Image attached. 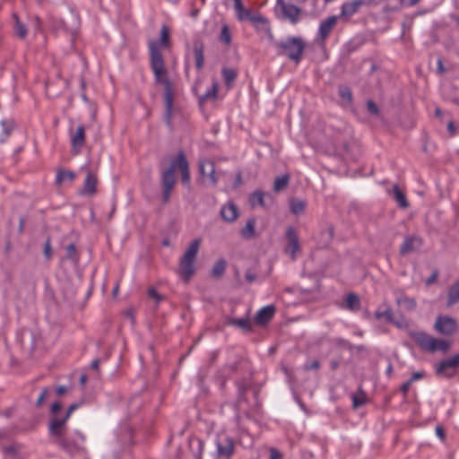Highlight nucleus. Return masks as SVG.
I'll use <instances>...</instances> for the list:
<instances>
[{
    "label": "nucleus",
    "mask_w": 459,
    "mask_h": 459,
    "mask_svg": "<svg viewBox=\"0 0 459 459\" xmlns=\"http://www.w3.org/2000/svg\"><path fill=\"white\" fill-rule=\"evenodd\" d=\"M365 403H366V399H365L363 394L361 395H356V394L352 395V405H353V408H355V409L356 408H359L362 405H364Z\"/></svg>",
    "instance_id": "obj_46"
},
{
    "label": "nucleus",
    "mask_w": 459,
    "mask_h": 459,
    "mask_svg": "<svg viewBox=\"0 0 459 459\" xmlns=\"http://www.w3.org/2000/svg\"><path fill=\"white\" fill-rule=\"evenodd\" d=\"M332 342L335 344L338 347L344 348L349 350L350 351H353L354 345L351 344L349 341L346 339L338 337L332 340Z\"/></svg>",
    "instance_id": "obj_43"
},
{
    "label": "nucleus",
    "mask_w": 459,
    "mask_h": 459,
    "mask_svg": "<svg viewBox=\"0 0 459 459\" xmlns=\"http://www.w3.org/2000/svg\"><path fill=\"white\" fill-rule=\"evenodd\" d=\"M285 238L288 242L285 251L290 255L292 260H295L297 253L300 250L299 239L295 227L289 226L287 228Z\"/></svg>",
    "instance_id": "obj_10"
},
{
    "label": "nucleus",
    "mask_w": 459,
    "mask_h": 459,
    "mask_svg": "<svg viewBox=\"0 0 459 459\" xmlns=\"http://www.w3.org/2000/svg\"><path fill=\"white\" fill-rule=\"evenodd\" d=\"M422 239L417 236H407L400 247V254L405 255L420 248Z\"/></svg>",
    "instance_id": "obj_13"
},
{
    "label": "nucleus",
    "mask_w": 459,
    "mask_h": 459,
    "mask_svg": "<svg viewBox=\"0 0 459 459\" xmlns=\"http://www.w3.org/2000/svg\"><path fill=\"white\" fill-rule=\"evenodd\" d=\"M48 388H43L42 391L40 392L39 397H38V400L36 402V405L38 407L41 406V404L43 403V401L45 400V398L47 397L48 395Z\"/></svg>",
    "instance_id": "obj_53"
},
{
    "label": "nucleus",
    "mask_w": 459,
    "mask_h": 459,
    "mask_svg": "<svg viewBox=\"0 0 459 459\" xmlns=\"http://www.w3.org/2000/svg\"><path fill=\"white\" fill-rule=\"evenodd\" d=\"M367 108L368 111L372 115L377 116L379 114V108H377V104L371 100L367 101Z\"/></svg>",
    "instance_id": "obj_48"
},
{
    "label": "nucleus",
    "mask_w": 459,
    "mask_h": 459,
    "mask_svg": "<svg viewBox=\"0 0 459 459\" xmlns=\"http://www.w3.org/2000/svg\"><path fill=\"white\" fill-rule=\"evenodd\" d=\"M97 176L91 171H88L80 194L82 195H93L97 190Z\"/></svg>",
    "instance_id": "obj_16"
},
{
    "label": "nucleus",
    "mask_w": 459,
    "mask_h": 459,
    "mask_svg": "<svg viewBox=\"0 0 459 459\" xmlns=\"http://www.w3.org/2000/svg\"><path fill=\"white\" fill-rule=\"evenodd\" d=\"M266 194L263 191L256 190L253 192L249 196V204L252 207L259 205L261 207H264V196Z\"/></svg>",
    "instance_id": "obj_32"
},
{
    "label": "nucleus",
    "mask_w": 459,
    "mask_h": 459,
    "mask_svg": "<svg viewBox=\"0 0 459 459\" xmlns=\"http://www.w3.org/2000/svg\"><path fill=\"white\" fill-rule=\"evenodd\" d=\"M234 7L236 10V13H239L240 11H243V8H245L242 4V0H234Z\"/></svg>",
    "instance_id": "obj_62"
},
{
    "label": "nucleus",
    "mask_w": 459,
    "mask_h": 459,
    "mask_svg": "<svg viewBox=\"0 0 459 459\" xmlns=\"http://www.w3.org/2000/svg\"><path fill=\"white\" fill-rule=\"evenodd\" d=\"M200 173L209 178L211 183L214 186L217 183L215 176V164L213 161L206 160L200 162Z\"/></svg>",
    "instance_id": "obj_20"
},
{
    "label": "nucleus",
    "mask_w": 459,
    "mask_h": 459,
    "mask_svg": "<svg viewBox=\"0 0 459 459\" xmlns=\"http://www.w3.org/2000/svg\"><path fill=\"white\" fill-rule=\"evenodd\" d=\"M275 307L269 305L262 307L255 315V322L257 325H264L267 324L274 316Z\"/></svg>",
    "instance_id": "obj_19"
},
{
    "label": "nucleus",
    "mask_w": 459,
    "mask_h": 459,
    "mask_svg": "<svg viewBox=\"0 0 459 459\" xmlns=\"http://www.w3.org/2000/svg\"><path fill=\"white\" fill-rule=\"evenodd\" d=\"M336 22L337 17L335 15L329 16L323 20L319 24L317 39L324 42L333 30Z\"/></svg>",
    "instance_id": "obj_12"
},
{
    "label": "nucleus",
    "mask_w": 459,
    "mask_h": 459,
    "mask_svg": "<svg viewBox=\"0 0 459 459\" xmlns=\"http://www.w3.org/2000/svg\"><path fill=\"white\" fill-rule=\"evenodd\" d=\"M78 407H79V405L77 403L71 404L68 407V409H67V411H66V412L65 414V417L67 420H69V418H70L71 414L73 413V411H75Z\"/></svg>",
    "instance_id": "obj_59"
},
{
    "label": "nucleus",
    "mask_w": 459,
    "mask_h": 459,
    "mask_svg": "<svg viewBox=\"0 0 459 459\" xmlns=\"http://www.w3.org/2000/svg\"><path fill=\"white\" fill-rule=\"evenodd\" d=\"M160 44L168 48L169 45V31L166 25H162L160 30V42L152 40L149 43L150 65L154 75V81L157 84H161L164 88L163 99L165 104L164 122L171 129L173 127V117L178 112L177 108L173 107L174 88L173 83L168 76L165 68L163 56L159 48Z\"/></svg>",
    "instance_id": "obj_1"
},
{
    "label": "nucleus",
    "mask_w": 459,
    "mask_h": 459,
    "mask_svg": "<svg viewBox=\"0 0 459 459\" xmlns=\"http://www.w3.org/2000/svg\"><path fill=\"white\" fill-rule=\"evenodd\" d=\"M226 267H227L226 260L223 258H220L213 264L212 271H211V275L214 278L221 277L223 275V273H225Z\"/></svg>",
    "instance_id": "obj_33"
},
{
    "label": "nucleus",
    "mask_w": 459,
    "mask_h": 459,
    "mask_svg": "<svg viewBox=\"0 0 459 459\" xmlns=\"http://www.w3.org/2000/svg\"><path fill=\"white\" fill-rule=\"evenodd\" d=\"M85 127L79 125L76 127L75 133L71 137V146L75 154L79 153L85 143Z\"/></svg>",
    "instance_id": "obj_14"
},
{
    "label": "nucleus",
    "mask_w": 459,
    "mask_h": 459,
    "mask_svg": "<svg viewBox=\"0 0 459 459\" xmlns=\"http://www.w3.org/2000/svg\"><path fill=\"white\" fill-rule=\"evenodd\" d=\"M238 363L225 365L216 375V381L219 383L221 389H224L227 380L237 371Z\"/></svg>",
    "instance_id": "obj_15"
},
{
    "label": "nucleus",
    "mask_w": 459,
    "mask_h": 459,
    "mask_svg": "<svg viewBox=\"0 0 459 459\" xmlns=\"http://www.w3.org/2000/svg\"><path fill=\"white\" fill-rule=\"evenodd\" d=\"M200 244L199 238L194 239L180 259L179 274L185 281H188L195 273V264Z\"/></svg>",
    "instance_id": "obj_5"
},
{
    "label": "nucleus",
    "mask_w": 459,
    "mask_h": 459,
    "mask_svg": "<svg viewBox=\"0 0 459 459\" xmlns=\"http://www.w3.org/2000/svg\"><path fill=\"white\" fill-rule=\"evenodd\" d=\"M67 419L64 416L59 419L57 417H53L50 419L48 426V435L53 440H56L60 436L65 433V425L67 422Z\"/></svg>",
    "instance_id": "obj_11"
},
{
    "label": "nucleus",
    "mask_w": 459,
    "mask_h": 459,
    "mask_svg": "<svg viewBox=\"0 0 459 459\" xmlns=\"http://www.w3.org/2000/svg\"><path fill=\"white\" fill-rule=\"evenodd\" d=\"M409 336L422 351L429 353L446 352L450 348L449 342L435 338L423 331H410Z\"/></svg>",
    "instance_id": "obj_4"
},
{
    "label": "nucleus",
    "mask_w": 459,
    "mask_h": 459,
    "mask_svg": "<svg viewBox=\"0 0 459 459\" xmlns=\"http://www.w3.org/2000/svg\"><path fill=\"white\" fill-rule=\"evenodd\" d=\"M215 446L216 449L213 453L215 459H230L235 453V441L225 433L217 435Z\"/></svg>",
    "instance_id": "obj_8"
},
{
    "label": "nucleus",
    "mask_w": 459,
    "mask_h": 459,
    "mask_svg": "<svg viewBox=\"0 0 459 459\" xmlns=\"http://www.w3.org/2000/svg\"><path fill=\"white\" fill-rule=\"evenodd\" d=\"M361 6H363L362 0H352L345 2L341 6V15L351 17L356 13Z\"/></svg>",
    "instance_id": "obj_21"
},
{
    "label": "nucleus",
    "mask_w": 459,
    "mask_h": 459,
    "mask_svg": "<svg viewBox=\"0 0 459 459\" xmlns=\"http://www.w3.org/2000/svg\"><path fill=\"white\" fill-rule=\"evenodd\" d=\"M148 296L150 299H154L157 305L164 299V296L160 295L154 288L148 290Z\"/></svg>",
    "instance_id": "obj_45"
},
{
    "label": "nucleus",
    "mask_w": 459,
    "mask_h": 459,
    "mask_svg": "<svg viewBox=\"0 0 459 459\" xmlns=\"http://www.w3.org/2000/svg\"><path fill=\"white\" fill-rule=\"evenodd\" d=\"M2 132L0 134V143H4L11 136L15 126V122L12 118H5L0 122Z\"/></svg>",
    "instance_id": "obj_23"
},
{
    "label": "nucleus",
    "mask_w": 459,
    "mask_h": 459,
    "mask_svg": "<svg viewBox=\"0 0 459 459\" xmlns=\"http://www.w3.org/2000/svg\"><path fill=\"white\" fill-rule=\"evenodd\" d=\"M62 408V404L60 402H55L52 405H51V413L53 414H56L57 413L58 411H60Z\"/></svg>",
    "instance_id": "obj_61"
},
{
    "label": "nucleus",
    "mask_w": 459,
    "mask_h": 459,
    "mask_svg": "<svg viewBox=\"0 0 459 459\" xmlns=\"http://www.w3.org/2000/svg\"><path fill=\"white\" fill-rule=\"evenodd\" d=\"M270 458L269 459H283V455L275 447L269 448Z\"/></svg>",
    "instance_id": "obj_50"
},
{
    "label": "nucleus",
    "mask_w": 459,
    "mask_h": 459,
    "mask_svg": "<svg viewBox=\"0 0 459 459\" xmlns=\"http://www.w3.org/2000/svg\"><path fill=\"white\" fill-rule=\"evenodd\" d=\"M459 367V352L455 356L441 360L436 368L437 374H446L447 377L452 375L446 374V371L450 368H456Z\"/></svg>",
    "instance_id": "obj_18"
},
{
    "label": "nucleus",
    "mask_w": 459,
    "mask_h": 459,
    "mask_svg": "<svg viewBox=\"0 0 459 459\" xmlns=\"http://www.w3.org/2000/svg\"><path fill=\"white\" fill-rule=\"evenodd\" d=\"M392 194L394 199L401 208L406 209L409 207V202L398 185H394Z\"/></svg>",
    "instance_id": "obj_26"
},
{
    "label": "nucleus",
    "mask_w": 459,
    "mask_h": 459,
    "mask_svg": "<svg viewBox=\"0 0 459 459\" xmlns=\"http://www.w3.org/2000/svg\"><path fill=\"white\" fill-rule=\"evenodd\" d=\"M74 435L75 437L66 436L65 433L56 440H53V443L72 456L76 454L84 453L86 451L83 446L85 436L79 430H75Z\"/></svg>",
    "instance_id": "obj_6"
},
{
    "label": "nucleus",
    "mask_w": 459,
    "mask_h": 459,
    "mask_svg": "<svg viewBox=\"0 0 459 459\" xmlns=\"http://www.w3.org/2000/svg\"><path fill=\"white\" fill-rule=\"evenodd\" d=\"M435 431H436V435L438 437V438L441 441H445V439H446V432H445L444 428L442 426H440V425H437V426H436Z\"/></svg>",
    "instance_id": "obj_54"
},
{
    "label": "nucleus",
    "mask_w": 459,
    "mask_h": 459,
    "mask_svg": "<svg viewBox=\"0 0 459 459\" xmlns=\"http://www.w3.org/2000/svg\"><path fill=\"white\" fill-rule=\"evenodd\" d=\"M401 4L407 6H413L417 4L420 0H400Z\"/></svg>",
    "instance_id": "obj_64"
},
{
    "label": "nucleus",
    "mask_w": 459,
    "mask_h": 459,
    "mask_svg": "<svg viewBox=\"0 0 459 459\" xmlns=\"http://www.w3.org/2000/svg\"><path fill=\"white\" fill-rule=\"evenodd\" d=\"M44 255L47 259H49L52 255V248L49 238H48L44 245Z\"/></svg>",
    "instance_id": "obj_51"
},
{
    "label": "nucleus",
    "mask_w": 459,
    "mask_h": 459,
    "mask_svg": "<svg viewBox=\"0 0 459 459\" xmlns=\"http://www.w3.org/2000/svg\"><path fill=\"white\" fill-rule=\"evenodd\" d=\"M251 14V10L243 8V11H240L239 13H237V17L239 21H249Z\"/></svg>",
    "instance_id": "obj_49"
},
{
    "label": "nucleus",
    "mask_w": 459,
    "mask_h": 459,
    "mask_svg": "<svg viewBox=\"0 0 459 459\" xmlns=\"http://www.w3.org/2000/svg\"><path fill=\"white\" fill-rule=\"evenodd\" d=\"M277 56H286L296 65L303 58L306 42L301 37L289 36L283 40L273 41Z\"/></svg>",
    "instance_id": "obj_3"
},
{
    "label": "nucleus",
    "mask_w": 459,
    "mask_h": 459,
    "mask_svg": "<svg viewBox=\"0 0 459 459\" xmlns=\"http://www.w3.org/2000/svg\"><path fill=\"white\" fill-rule=\"evenodd\" d=\"M219 39L225 45H230L231 43V33L228 25L224 24L221 27Z\"/></svg>",
    "instance_id": "obj_41"
},
{
    "label": "nucleus",
    "mask_w": 459,
    "mask_h": 459,
    "mask_svg": "<svg viewBox=\"0 0 459 459\" xmlns=\"http://www.w3.org/2000/svg\"><path fill=\"white\" fill-rule=\"evenodd\" d=\"M13 18L14 20V32L15 34L21 38V39H25L27 37V34H28V30H27V27L25 24H23L18 15L16 13H13Z\"/></svg>",
    "instance_id": "obj_34"
},
{
    "label": "nucleus",
    "mask_w": 459,
    "mask_h": 459,
    "mask_svg": "<svg viewBox=\"0 0 459 459\" xmlns=\"http://www.w3.org/2000/svg\"><path fill=\"white\" fill-rule=\"evenodd\" d=\"M434 330L441 335L452 336L458 330L457 321L449 316H438L434 324Z\"/></svg>",
    "instance_id": "obj_9"
},
{
    "label": "nucleus",
    "mask_w": 459,
    "mask_h": 459,
    "mask_svg": "<svg viewBox=\"0 0 459 459\" xmlns=\"http://www.w3.org/2000/svg\"><path fill=\"white\" fill-rule=\"evenodd\" d=\"M245 278L248 282H253L256 280V274L251 270H247L246 272Z\"/></svg>",
    "instance_id": "obj_57"
},
{
    "label": "nucleus",
    "mask_w": 459,
    "mask_h": 459,
    "mask_svg": "<svg viewBox=\"0 0 459 459\" xmlns=\"http://www.w3.org/2000/svg\"><path fill=\"white\" fill-rule=\"evenodd\" d=\"M375 317L377 319H381L385 317L387 322H394V314L390 307H387L384 311H376Z\"/></svg>",
    "instance_id": "obj_42"
},
{
    "label": "nucleus",
    "mask_w": 459,
    "mask_h": 459,
    "mask_svg": "<svg viewBox=\"0 0 459 459\" xmlns=\"http://www.w3.org/2000/svg\"><path fill=\"white\" fill-rule=\"evenodd\" d=\"M234 7L236 10V13H239L240 11H243V8H245L242 4V0H234Z\"/></svg>",
    "instance_id": "obj_63"
},
{
    "label": "nucleus",
    "mask_w": 459,
    "mask_h": 459,
    "mask_svg": "<svg viewBox=\"0 0 459 459\" xmlns=\"http://www.w3.org/2000/svg\"><path fill=\"white\" fill-rule=\"evenodd\" d=\"M221 218L227 222H233L238 217V206L233 202H228L222 205L220 211Z\"/></svg>",
    "instance_id": "obj_17"
},
{
    "label": "nucleus",
    "mask_w": 459,
    "mask_h": 459,
    "mask_svg": "<svg viewBox=\"0 0 459 459\" xmlns=\"http://www.w3.org/2000/svg\"><path fill=\"white\" fill-rule=\"evenodd\" d=\"M346 307L350 310H359L360 307V300L355 293H349L345 299Z\"/></svg>",
    "instance_id": "obj_38"
},
{
    "label": "nucleus",
    "mask_w": 459,
    "mask_h": 459,
    "mask_svg": "<svg viewBox=\"0 0 459 459\" xmlns=\"http://www.w3.org/2000/svg\"><path fill=\"white\" fill-rule=\"evenodd\" d=\"M411 385V383L407 380L400 386V391L403 393V396L405 397L408 394V391Z\"/></svg>",
    "instance_id": "obj_56"
},
{
    "label": "nucleus",
    "mask_w": 459,
    "mask_h": 459,
    "mask_svg": "<svg viewBox=\"0 0 459 459\" xmlns=\"http://www.w3.org/2000/svg\"><path fill=\"white\" fill-rule=\"evenodd\" d=\"M307 207V202L297 198L290 200V211L294 215H299L305 212Z\"/></svg>",
    "instance_id": "obj_27"
},
{
    "label": "nucleus",
    "mask_w": 459,
    "mask_h": 459,
    "mask_svg": "<svg viewBox=\"0 0 459 459\" xmlns=\"http://www.w3.org/2000/svg\"><path fill=\"white\" fill-rule=\"evenodd\" d=\"M241 236L246 239L253 238L255 236V219L250 218L241 230Z\"/></svg>",
    "instance_id": "obj_29"
},
{
    "label": "nucleus",
    "mask_w": 459,
    "mask_h": 459,
    "mask_svg": "<svg viewBox=\"0 0 459 459\" xmlns=\"http://www.w3.org/2000/svg\"><path fill=\"white\" fill-rule=\"evenodd\" d=\"M365 6H377L382 3V0H362Z\"/></svg>",
    "instance_id": "obj_58"
},
{
    "label": "nucleus",
    "mask_w": 459,
    "mask_h": 459,
    "mask_svg": "<svg viewBox=\"0 0 459 459\" xmlns=\"http://www.w3.org/2000/svg\"><path fill=\"white\" fill-rule=\"evenodd\" d=\"M219 84L216 81L212 82V87L208 89L204 95L200 97L201 101H205L209 99L215 100L217 98Z\"/></svg>",
    "instance_id": "obj_40"
},
{
    "label": "nucleus",
    "mask_w": 459,
    "mask_h": 459,
    "mask_svg": "<svg viewBox=\"0 0 459 459\" xmlns=\"http://www.w3.org/2000/svg\"><path fill=\"white\" fill-rule=\"evenodd\" d=\"M249 21L252 22L253 23H261L263 25H267L268 24V21L266 18H264V16L260 15V14H251L250 18H249Z\"/></svg>",
    "instance_id": "obj_47"
},
{
    "label": "nucleus",
    "mask_w": 459,
    "mask_h": 459,
    "mask_svg": "<svg viewBox=\"0 0 459 459\" xmlns=\"http://www.w3.org/2000/svg\"><path fill=\"white\" fill-rule=\"evenodd\" d=\"M236 385L238 387L237 402L238 403H240L246 401V393L249 388V383L246 379H242L240 381H237Z\"/></svg>",
    "instance_id": "obj_35"
},
{
    "label": "nucleus",
    "mask_w": 459,
    "mask_h": 459,
    "mask_svg": "<svg viewBox=\"0 0 459 459\" xmlns=\"http://www.w3.org/2000/svg\"><path fill=\"white\" fill-rule=\"evenodd\" d=\"M459 302V281H456L449 289L446 305L451 307Z\"/></svg>",
    "instance_id": "obj_28"
},
{
    "label": "nucleus",
    "mask_w": 459,
    "mask_h": 459,
    "mask_svg": "<svg viewBox=\"0 0 459 459\" xmlns=\"http://www.w3.org/2000/svg\"><path fill=\"white\" fill-rule=\"evenodd\" d=\"M65 251H66V255H65V257L69 260H72V261H74V262H77L78 261V256H77V252H76V247L74 243H71L69 244L66 247H65Z\"/></svg>",
    "instance_id": "obj_44"
},
{
    "label": "nucleus",
    "mask_w": 459,
    "mask_h": 459,
    "mask_svg": "<svg viewBox=\"0 0 459 459\" xmlns=\"http://www.w3.org/2000/svg\"><path fill=\"white\" fill-rule=\"evenodd\" d=\"M319 368H320V362L317 359H315L312 362L307 363L304 365V369L307 371L318 369Z\"/></svg>",
    "instance_id": "obj_52"
},
{
    "label": "nucleus",
    "mask_w": 459,
    "mask_h": 459,
    "mask_svg": "<svg viewBox=\"0 0 459 459\" xmlns=\"http://www.w3.org/2000/svg\"><path fill=\"white\" fill-rule=\"evenodd\" d=\"M194 53L195 57V66L197 70H201L204 64V44L201 39L194 41Z\"/></svg>",
    "instance_id": "obj_22"
},
{
    "label": "nucleus",
    "mask_w": 459,
    "mask_h": 459,
    "mask_svg": "<svg viewBox=\"0 0 459 459\" xmlns=\"http://www.w3.org/2000/svg\"><path fill=\"white\" fill-rule=\"evenodd\" d=\"M176 169H178L180 172L182 185L190 188L191 176L189 163L183 151H179L177 156L170 160L169 166L161 172L160 183L162 187V203L164 204L169 203L176 185Z\"/></svg>",
    "instance_id": "obj_2"
},
{
    "label": "nucleus",
    "mask_w": 459,
    "mask_h": 459,
    "mask_svg": "<svg viewBox=\"0 0 459 459\" xmlns=\"http://www.w3.org/2000/svg\"><path fill=\"white\" fill-rule=\"evenodd\" d=\"M290 177L288 173L277 177L273 183V191L279 193L285 189L290 183Z\"/></svg>",
    "instance_id": "obj_31"
},
{
    "label": "nucleus",
    "mask_w": 459,
    "mask_h": 459,
    "mask_svg": "<svg viewBox=\"0 0 459 459\" xmlns=\"http://www.w3.org/2000/svg\"><path fill=\"white\" fill-rule=\"evenodd\" d=\"M424 373L423 372H414L409 381L412 384L414 381L423 378Z\"/></svg>",
    "instance_id": "obj_60"
},
{
    "label": "nucleus",
    "mask_w": 459,
    "mask_h": 459,
    "mask_svg": "<svg viewBox=\"0 0 459 459\" xmlns=\"http://www.w3.org/2000/svg\"><path fill=\"white\" fill-rule=\"evenodd\" d=\"M221 74L226 86L230 88L237 78V72L232 68L224 67Z\"/></svg>",
    "instance_id": "obj_37"
},
{
    "label": "nucleus",
    "mask_w": 459,
    "mask_h": 459,
    "mask_svg": "<svg viewBox=\"0 0 459 459\" xmlns=\"http://www.w3.org/2000/svg\"><path fill=\"white\" fill-rule=\"evenodd\" d=\"M398 306L403 307L407 310H413L417 306V302L413 298H410L404 294H401L396 298Z\"/></svg>",
    "instance_id": "obj_30"
},
{
    "label": "nucleus",
    "mask_w": 459,
    "mask_h": 459,
    "mask_svg": "<svg viewBox=\"0 0 459 459\" xmlns=\"http://www.w3.org/2000/svg\"><path fill=\"white\" fill-rule=\"evenodd\" d=\"M437 276H438V271L434 270L432 272L431 275L426 280V281H425L426 285L429 286V285L433 284L437 281Z\"/></svg>",
    "instance_id": "obj_55"
},
{
    "label": "nucleus",
    "mask_w": 459,
    "mask_h": 459,
    "mask_svg": "<svg viewBox=\"0 0 459 459\" xmlns=\"http://www.w3.org/2000/svg\"><path fill=\"white\" fill-rule=\"evenodd\" d=\"M75 174L73 171L66 169H59L56 176V183L61 185L65 181H74Z\"/></svg>",
    "instance_id": "obj_36"
},
{
    "label": "nucleus",
    "mask_w": 459,
    "mask_h": 459,
    "mask_svg": "<svg viewBox=\"0 0 459 459\" xmlns=\"http://www.w3.org/2000/svg\"><path fill=\"white\" fill-rule=\"evenodd\" d=\"M189 447L195 459H203L204 442L202 439L197 437L191 438L189 441Z\"/></svg>",
    "instance_id": "obj_25"
},
{
    "label": "nucleus",
    "mask_w": 459,
    "mask_h": 459,
    "mask_svg": "<svg viewBox=\"0 0 459 459\" xmlns=\"http://www.w3.org/2000/svg\"><path fill=\"white\" fill-rule=\"evenodd\" d=\"M275 12L279 19L288 21L290 24L295 25L301 19L302 9L284 0H276Z\"/></svg>",
    "instance_id": "obj_7"
},
{
    "label": "nucleus",
    "mask_w": 459,
    "mask_h": 459,
    "mask_svg": "<svg viewBox=\"0 0 459 459\" xmlns=\"http://www.w3.org/2000/svg\"><path fill=\"white\" fill-rule=\"evenodd\" d=\"M338 93L340 98L346 101V103L351 104L352 102V91L349 86L340 85L338 88Z\"/></svg>",
    "instance_id": "obj_39"
},
{
    "label": "nucleus",
    "mask_w": 459,
    "mask_h": 459,
    "mask_svg": "<svg viewBox=\"0 0 459 459\" xmlns=\"http://www.w3.org/2000/svg\"><path fill=\"white\" fill-rule=\"evenodd\" d=\"M226 324L228 325H232V326H235L238 328H241L245 332H250L252 330V324L248 317H242V318L228 317L226 319Z\"/></svg>",
    "instance_id": "obj_24"
}]
</instances>
